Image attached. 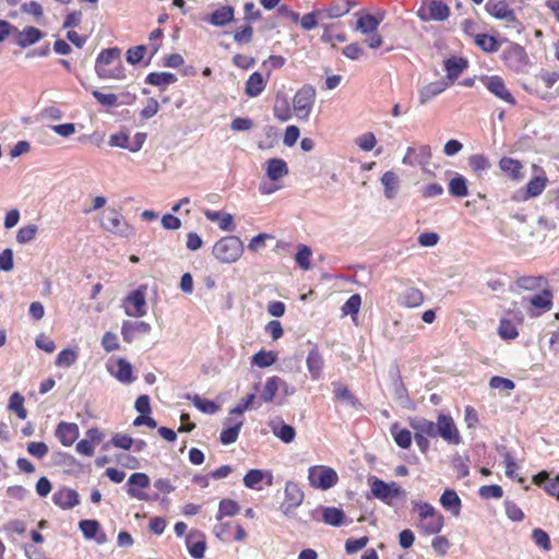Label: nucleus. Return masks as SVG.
Here are the masks:
<instances>
[{"label":"nucleus","instance_id":"obj_1","mask_svg":"<svg viewBox=\"0 0 559 559\" xmlns=\"http://www.w3.org/2000/svg\"><path fill=\"white\" fill-rule=\"evenodd\" d=\"M95 71L100 79H124L121 50L117 47L102 50L96 59Z\"/></svg>","mask_w":559,"mask_h":559},{"label":"nucleus","instance_id":"obj_2","mask_svg":"<svg viewBox=\"0 0 559 559\" xmlns=\"http://www.w3.org/2000/svg\"><path fill=\"white\" fill-rule=\"evenodd\" d=\"M243 252V243L236 236L223 237L213 247L214 257L222 263L236 262Z\"/></svg>","mask_w":559,"mask_h":559},{"label":"nucleus","instance_id":"obj_3","mask_svg":"<svg viewBox=\"0 0 559 559\" xmlns=\"http://www.w3.org/2000/svg\"><path fill=\"white\" fill-rule=\"evenodd\" d=\"M370 490L374 498L392 507L397 498H406V491L396 483H385L378 477L369 479Z\"/></svg>","mask_w":559,"mask_h":559},{"label":"nucleus","instance_id":"obj_4","mask_svg":"<svg viewBox=\"0 0 559 559\" xmlns=\"http://www.w3.org/2000/svg\"><path fill=\"white\" fill-rule=\"evenodd\" d=\"M102 228L123 238L134 236V228L128 224L122 214L115 209H108L102 222Z\"/></svg>","mask_w":559,"mask_h":559},{"label":"nucleus","instance_id":"obj_5","mask_svg":"<svg viewBox=\"0 0 559 559\" xmlns=\"http://www.w3.org/2000/svg\"><path fill=\"white\" fill-rule=\"evenodd\" d=\"M316 100V90L311 85H304L293 98V108L296 117L307 121Z\"/></svg>","mask_w":559,"mask_h":559},{"label":"nucleus","instance_id":"obj_6","mask_svg":"<svg viewBox=\"0 0 559 559\" xmlns=\"http://www.w3.org/2000/svg\"><path fill=\"white\" fill-rule=\"evenodd\" d=\"M308 479L312 487L326 490L338 480L336 472L326 466H312L308 472Z\"/></svg>","mask_w":559,"mask_h":559},{"label":"nucleus","instance_id":"obj_7","mask_svg":"<svg viewBox=\"0 0 559 559\" xmlns=\"http://www.w3.org/2000/svg\"><path fill=\"white\" fill-rule=\"evenodd\" d=\"M145 286L132 290L123 300V309L127 316L141 318L146 314Z\"/></svg>","mask_w":559,"mask_h":559},{"label":"nucleus","instance_id":"obj_8","mask_svg":"<svg viewBox=\"0 0 559 559\" xmlns=\"http://www.w3.org/2000/svg\"><path fill=\"white\" fill-rule=\"evenodd\" d=\"M417 14L421 21H444L450 15V8L442 1H425Z\"/></svg>","mask_w":559,"mask_h":559},{"label":"nucleus","instance_id":"obj_9","mask_svg":"<svg viewBox=\"0 0 559 559\" xmlns=\"http://www.w3.org/2000/svg\"><path fill=\"white\" fill-rule=\"evenodd\" d=\"M502 59L507 66L514 71H522L527 62V53L525 49L518 44H509L502 52Z\"/></svg>","mask_w":559,"mask_h":559},{"label":"nucleus","instance_id":"obj_10","mask_svg":"<svg viewBox=\"0 0 559 559\" xmlns=\"http://www.w3.org/2000/svg\"><path fill=\"white\" fill-rule=\"evenodd\" d=\"M436 437H441L449 443L459 444L461 442L460 432L450 416L439 415L436 423Z\"/></svg>","mask_w":559,"mask_h":559},{"label":"nucleus","instance_id":"obj_11","mask_svg":"<svg viewBox=\"0 0 559 559\" xmlns=\"http://www.w3.org/2000/svg\"><path fill=\"white\" fill-rule=\"evenodd\" d=\"M304 501V491L294 481H287L285 485V499L281 510L285 515H289Z\"/></svg>","mask_w":559,"mask_h":559},{"label":"nucleus","instance_id":"obj_12","mask_svg":"<svg viewBox=\"0 0 559 559\" xmlns=\"http://www.w3.org/2000/svg\"><path fill=\"white\" fill-rule=\"evenodd\" d=\"M486 10L491 16L506 22L508 25H519L514 12L509 8L506 1L489 0L486 3Z\"/></svg>","mask_w":559,"mask_h":559},{"label":"nucleus","instance_id":"obj_13","mask_svg":"<svg viewBox=\"0 0 559 559\" xmlns=\"http://www.w3.org/2000/svg\"><path fill=\"white\" fill-rule=\"evenodd\" d=\"M483 84L486 86V88L492 93L496 97L500 98L501 100L514 105L515 99L512 96V94L507 88L504 81L498 76H485L481 79Z\"/></svg>","mask_w":559,"mask_h":559},{"label":"nucleus","instance_id":"obj_14","mask_svg":"<svg viewBox=\"0 0 559 559\" xmlns=\"http://www.w3.org/2000/svg\"><path fill=\"white\" fill-rule=\"evenodd\" d=\"M152 330L150 323L145 321H123L121 325V335L126 343H132L139 335L148 334Z\"/></svg>","mask_w":559,"mask_h":559},{"label":"nucleus","instance_id":"obj_15","mask_svg":"<svg viewBox=\"0 0 559 559\" xmlns=\"http://www.w3.org/2000/svg\"><path fill=\"white\" fill-rule=\"evenodd\" d=\"M523 302H528L532 308L527 311L531 317H537L540 314L539 311H535L534 309H539L543 311H547L551 309L552 306V295L548 289H544L542 293L536 294L531 297H523Z\"/></svg>","mask_w":559,"mask_h":559},{"label":"nucleus","instance_id":"obj_16","mask_svg":"<svg viewBox=\"0 0 559 559\" xmlns=\"http://www.w3.org/2000/svg\"><path fill=\"white\" fill-rule=\"evenodd\" d=\"M128 495L138 500L148 501L151 498L144 491L136 489L147 488L150 486V477L144 473H134L128 479Z\"/></svg>","mask_w":559,"mask_h":559},{"label":"nucleus","instance_id":"obj_17","mask_svg":"<svg viewBox=\"0 0 559 559\" xmlns=\"http://www.w3.org/2000/svg\"><path fill=\"white\" fill-rule=\"evenodd\" d=\"M190 556L194 559H202L206 549L204 535L199 531H191L186 538Z\"/></svg>","mask_w":559,"mask_h":559},{"label":"nucleus","instance_id":"obj_18","mask_svg":"<svg viewBox=\"0 0 559 559\" xmlns=\"http://www.w3.org/2000/svg\"><path fill=\"white\" fill-rule=\"evenodd\" d=\"M52 501L61 509H72L80 503V496L74 489L61 488L52 496Z\"/></svg>","mask_w":559,"mask_h":559},{"label":"nucleus","instance_id":"obj_19","mask_svg":"<svg viewBox=\"0 0 559 559\" xmlns=\"http://www.w3.org/2000/svg\"><path fill=\"white\" fill-rule=\"evenodd\" d=\"M289 173L287 163L282 158H270L265 163V175L269 180L276 182Z\"/></svg>","mask_w":559,"mask_h":559},{"label":"nucleus","instance_id":"obj_20","mask_svg":"<svg viewBox=\"0 0 559 559\" xmlns=\"http://www.w3.org/2000/svg\"><path fill=\"white\" fill-rule=\"evenodd\" d=\"M306 365L312 380H319L322 377L324 359L317 347L309 350Z\"/></svg>","mask_w":559,"mask_h":559},{"label":"nucleus","instance_id":"obj_21","mask_svg":"<svg viewBox=\"0 0 559 559\" xmlns=\"http://www.w3.org/2000/svg\"><path fill=\"white\" fill-rule=\"evenodd\" d=\"M56 437L64 447L72 445L79 437L76 424L61 421L56 428Z\"/></svg>","mask_w":559,"mask_h":559},{"label":"nucleus","instance_id":"obj_22","mask_svg":"<svg viewBox=\"0 0 559 559\" xmlns=\"http://www.w3.org/2000/svg\"><path fill=\"white\" fill-rule=\"evenodd\" d=\"M533 484L544 486V489L548 495L559 499V475L550 478L549 473L543 471L533 477Z\"/></svg>","mask_w":559,"mask_h":559},{"label":"nucleus","instance_id":"obj_23","mask_svg":"<svg viewBox=\"0 0 559 559\" xmlns=\"http://www.w3.org/2000/svg\"><path fill=\"white\" fill-rule=\"evenodd\" d=\"M397 302L402 307L416 308L424 302V294L420 289L411 287L399 296Z\"/></svg>","mask_w":559,"mask_h":559},{"label":"nucleus","instance_id":"obj_24","mask_svg":"<svg viewBox=\"0 0 559 559\" xmlns=\"http://www.w3.org/2000/svg\"><path fill=\"white\" fill-rule=\"evenodd\" d=\"M499 167L512 180L519 181L523 179V166L518 159L511 157H502L499 160Z\"/></svg>","mask_w":559,"mask_h":559},{"label":"nucleus","instance_id":"obj_25","mask_svg":"<svg viewBox=\"0 0 559 559\" xmlns=\"http://www.w3.org/2000/svg\"><path fill=\"white\" fill-rule=\"evenodd\" d=\"M444 519L439 512L426 518L418 524L419 530L427 535L438 534L443 527Z\"/></svg>","mask_w":559,"mask_h":559},{"label":"nucleus","instance_id":"obj_26","mask_svg":"<svg viewBox=\"0 0 559 559\" xmlns=\"http://www.w3.org/2000/svg\"><path fill=\"white\" fill-rule=\"evenodd\" d=\"M44 37L41 31L34 26H26L19 32L16 43L20 47L25 48L39 41Z\"/></svg>","mask_w":559,"mask_h":559},{"label":"nucleus","instance_id":"obj_27","mask_svg":"<svg viewBox=\"0 0 559 559\" xmlns=\"http://www.w3.org/2000/svg\"><path fill=\"white\" fill-rule=\"evenodd\" d=\"M441 506L450 511L454 516H459L461 512V499L454 490L447 489L440 497Z\"/></svg>","mask_w":559,"mask_h":559},{"label":"nucleus","instance_id":"obj_28","mask_svg":"<svg viewBox=\"0 0 559 559\" xmlns=\"http://www.w3.org/2000/svg\"><path fill=\"white\" fill-rule=\"evenodd\" d=\"M264 479H266V484L269 486L272 485L273 476L270 472H263L261 469H250L243 477V485L247 488L258 489L257 485Z\"/></svg>","mask_w":559,"mask_h":559},{"label":"nucleus","instance_id":"obj_29","mask_svg":"<svg viewBox=\"0 0 559 559\" xmlns=\"http://www.w3.org/2000/svg\"><path fill=\"white\" fill-rule=\"evenodd\" d=\"M266 82L260 72H253L246 82L245 93L249 97L259 96L265 88Z\"/></svg>","mask_w":559,"mask_h":559},{"label":"nucleus","instance_id":"obj_30","mask_svg":"<svg viewBox=\"0 0 559 559\" xmlns=\"http://www.w3.org/2000/svg\"><path fill=\"white\" fill-rule=\"evenodd\" d=\"M234 8L229 5L222 7L215 10L209 21L214 26H224L234 19Z\"/></svg>","mask_w":559,"mask_h":559},{"label":"nucleus","instance_id":"obj_31","mask_svg":"<svg viewBox=\"0 0 559 559\" xmlns=\"http://www.w3.org/2000/svg\"><path fill=\"white\" fill-rule=\"evenodd\" d=\"M381 182L384 186L385 198L389 200L395 198L400 182L396 174L391 170L385 171L381 177Z\"/></svg>","mask_w":559,"mask_h":559},{"label":"nucleus","instance_id":"obj_32","mask_svg":"<svg viewBox=\"0 0 559 559\" xmlns=\"http://www.w3.org/2000/svg\"><path fill=\"white\" fill-rule=\"evenodd\" d=\"M447 88V83L444 82H433L426 86H424L419 91V100L421 105L428 103L435 96L441 94Z\"/></svg>","mask_w":559,"mask_h":559},{"label":"nucleus","instance_id":"obj_33","mask_svg":"<svg viewBox=\"0 0 559 559\" xmlns=\"http://www.w3.org/2000/svg\"><path fill=\"white\" fill-rule=\"evenodd\" d=\"M357 15L356 31L360 32L362 35L378 31V21L374 19L373 14L366 13Z\"/></svg>","mask_w":559,"mask_h":559},{"label":"nucleus","instance_id":"obj_34","mask_svg":"<svg viewBox=\"0 0 559 559\" xmlns=\"http://www.w3.org/2000/svg\"><path fill=\"white\" fill-rule=\"evenodd\" d=\"M411 426L415 433H421L431 438H436V423L426 418H414L411 420Z\"/></svg>","mask_w":559,"mask_h":559},{"label":"nucleus","instance_id":"obj_35","mask_svg":"<svg viewBox=\"0 0 559 559\" xmlns=\"http://www.w3.org/2000/svg\"><path fill=\"white\" fill-rule=\"evenodd\" d=\"M177 81V78L175 74L170 72H153L150 73L145 82L151 85L166 87L169 84H173Z\"/></svg>","mask_w":559,"mask_h":559},{"label":"nucleus","instance_id":"obj_36","mask_svg":"<svg viewBox=\"0 0 559 559\" xmlns=\"http://www.w3.org/2000/svg\"><path fill=\"white\" fill-rule=\"evenodd\" d=\"M475 44L485 52H497L500 49V43L496 37L488 34H477L475 36Z\"/></svg>","mask_w":559,"mask_h":559},{"label":"nucleus","instance_id":"obj_37","mask_svg":"<svg viewBox=\"0 0 559 559\" xmlns=\"http://www.w3.org/2000/svg\"><path fill=\"white\" fill-rule=\"evenodd\" d=\"M350 11V5L347 1H340L331 4L326 9H321L323 19H336L347 14Z\"/></svg>","mask_w":559,"mask_h":559},{"label":"nucleus","instance_id":"obj_38","mask_svg":"<svg viewBox=\"0 0 559 559\" xmlns=\"http://www.w3.org/2000/svg\"><path fill=\"white\" fill-rule=\"evenodd\" d=\"M345 513L342 509L334 507H326L322 510V519L325 524L332 526H340L343 523Z\"/></svg>","mask_w":559,"mask_h":559},{"label":"nucleus","instance_id":"obj_39","mask_svg":"<svg viewBox=\"0 0 559 559\" xmlns=\"http://www.w3.org/2000/svg\"><path fill=\"white\" fill-rule=\"evenodd\" d=\"M282 383L283 381L278 377L269 378L261 392L260 399L265 403L272 402Z\"/></svg>","mask_w":559,"mask_h":559},{"label":"nucleus","instance_id":"obj_40","mask_svg":"<svg viewBox=\"0 0 559 559\" xmlns=\"http://www.w3.org/2000/svg\"><path fill=\"white\" fill-rule=\"evenodd\" d=\"M333 393L336 400L342 401L353 407H356L358 404L357 399L354 394L348 390V388L340 382L333 383Z\"/></svg>","mask_w":559,"mask_h":559},{"label":"nucleus","instance_id":"obj_41","mask_svg":"<svg viewBox=\"0 0 559 559\" xmlns=\"http://www.w3.org/2000/svg\"><path fill=\"white\" fill-rule=\"evenodd\" d=\"M448 78L453 80L467 68V61L462 58H450L444 62Z\"/></svg>","mask_w":559,"mask_h":559},{"label":"nucleus","instance_id":"obj_42","mask_svg":"<svg viewBox=\"0 0 559 559\" xmlns=\"http://www.w3.org/2000/svg\"><path fill=\"white\" fill-rule=\"evenodd\" d=\"M112 374L122 383H131L134 380L132 377V366L123 358L118 359L117 370Z\"/></svg>","mask_w":559,"mask_h":559},{"label":"nucleus","instance_id":"obj_43","mask_svg":"<svg viewBox=\"0 0 559 559\" xmlns=\"http://www.w3.org/2000/svg\"><path fill=\"white\" fill-rule=\"evenodd\" d=\"M449 192L455 198H464L468 194L466 179L462 175H456L449 182Z\"/></svg>","mask_w":559,"mask_h":559},{"label":"nucleus","instance_id":"obj_44","mask_svg":"<svg viewBox=\"0 0 559 559\" xmlns=\"http://www.w3.org/2000/svg\"><path fill=\"white\" fill-rule=\"evenodd\" d=\"M272 431L274 436H276L285 443L293 442L296 437L295 428L287 424H282L280 426H275L274 424H272Z\"/></svg>","mask_w":559,"mask_h":559},{"label":"nucleus","instance_id":"obj_45","mask_svg":"<svg viewBox=\"0 0 559 559\" xmlns=\"http://www.w3.org/2000/svg\"><path fill=\"white\" fill-rule=\"evenodd\" d=\"M9 409L14 412L19 418L25 419L27 412L24 407V396L19 392H14L9 399Z\"/></svg>","mask_w":559,"mask_h":559},{"label":"nucleus","instance_id":"obj_46","mask_svg":"<svg viewBox=\"0 0 559 559\" xmlns=\"http://www.w3.org/2000/svg\"><path fill=\"white\" fill-rule=\"evenodd\" d=\"M239 509V504L235 500L223 499L219 502L216 520L221 521L224 516H233L238 513Z\"/></svg>","mask_w":559,"mask_h":559},{"label":"nucleus","instance_id":"obj_47","mask_svg":"<svg viewBox=\"0 0 559 559\" xmlns=\"http://www.w3.org/2000/svg\"><path fill=\"white\" fill-rule=\"evenodd\" d=\"M276 361V354L272 350H260L252 356L251 362L260 368L272 366Z\"/></svg>","mask_w":559,"mask_h":559},{"label":"nucleus","instance_id":"obj_48","mask_svg":"<svg viewBox=\"0 0 559 559\" xmlns=\"http://www.w3.org/2000/svg\"><path fill=\"white\" fill-rule=\"evenodd\" d=\"M188 399H190L193 402V405L199 411L205 414H215L219 408L218 405H216L213 401L202 399L198 394L193 396L188 395Z\"/></svg>","mask_w":559,"mask_h":559},{"label":"nucleus","instance_id":"obj_49","mask_svg":"<svg viewBox=\"0 0 559 559\" xmlns=\"http://www.w3.org/2000/svg\"><path fill=\"white\" fill-rule=\"evenodd\" d=\"M469 167L477 174L488 170L491 166L488 158L483 154H474L468 158Z\"/></svg>","mask_w":559,"mask_h":559},{"label":"nucleus","instance_id":"obj_50","mask_svg":"<svg viewBox=\"0 0 559 559\" xmlns=\"http://www.w3.org/2000/svg\"><path fill=\"white\" fill-rule=\"evenodd\" d=\"M79 527L86 539H93L100 531V525L96 520H82Z\"/></svg>","mask_w":559,"mask_h":559},{"label":"nucleus","instance_id":"obj_51","mask_svg":"<svg viewBox=\"0 0 559 559\" xmlns=\"http://www.w3.org/2000/svg\"><path fill=\"white\" fill-rule=\"evenodd\" d=\"M312 255L311 249L306 245H299L295 255L296 263L302 270H309L311 266L310 258Z\"/></svg>","mask_w":559,"mask_h":559},{"label":"nucleus","instance_id":"obj_52","mask_svg":"<svg viewBox=\"0 0 559 559\" xmlns=\"http://www.w3.org/2000/svg\"><path fill=\"white\" fill-rule=\"evenodd\" d=\"M274 117L281 121H287L292 117L290 106L287 99H278L274 105Z\"/></svg>","mask_w":559,"mask_h":559},{"label":"nucleus","instance_id":"obj_53","mask_svg":"<svg viewBox=\"0 0 559 559\" xmlns=\"http://www.w3.org/2000/svg\"><path fill=\"white\" fill-rule=\"evenodd\" d=\"M532 539L538 546L545 551H548L551 549V542L549 535L542 528H534L532 532Z\"/></svg>","mask_w":559,"mask_h":559},{"label":"nucleus","instance_id":"obj_54","mask_svg":"<svg viewBox=\"0 0 559 559\" xmlns=\"http://www.w3.org/2000/svg\"><path fill=\"white\" fill-rule=\"evenodd\" d=\"M241 427H242V421H239V423L235 424L234 426H231V427H229L227 429H224L221 432L219 441L223 444L234 443L237 440L238 436H239Z\"/></svg>","mask_w":559,"mask_h":559},{"label":"nucleus","instance_id":"obj_55","mask_svg":"<svg viewBox=\"0 0 559 559\" xmlns=\"http://www.w3.org/2000/svg\"><path fill=\"white\" fill-rule=\"evenodd\" d=\"M37 226L34 224H28L26 226L21 227L16 233V241L19 243H27L32 241L37 234Z\"/></svg>","mask_w":559,"mask_h":559},{"label":"nucleus","instance_id":"obj_56","mask_svg":"<svg viewBox=\"0 0 559 559\" xmlns=\"http://www.w3.org/2000/svg\"><path fill=\"white\" fill-rule=\"evenodd\" d=\"M547 178L546 177H535L528 181L526 185V191L528 197H537L539 195L545 187H546Z\"/></svg>","mask_w":559,"mask_h":559},{"label":"nucleus","instance_id":"obj_57","mask_svg":"<svg viewBox=\"0 0 559 559\" xmlns=\"http://www.w3.org/2000/svg\"><path fill=\"white\" fill-rule=\"evenodd\" d=\"M319 20H324V19H323V15L321 14V10H316L313 12L305 14L300 19V26L306 31L313 29L318 25Z\"/></svg>","mask_w":559,"mask_h":559},{"label":"nucleus","instance_id":"obj_58","mask_svg":"<svg viewBox=\"0 0 559 559\" xmlns=\"http://www.w3.org/2000/svg\"><path fill=\"white\" fill-rule=\"evenodd\" d=\"M94 98L103 106L117 107L119 106L118 96L116 94H105L98 90L92 92Z\"/></svg>","mask_w":559,"mask_h":559},{"label":"nucleus","instance_id":"obj_59","mask_svg":"<svg viewBox=\"0 0 559 559\" xmlns=\"http://www.w3.org/2000/svg\"><path fill=\"white\" fill-rule=\"evenodd\" d=\"M545 283V278L535 276H523L518 280L519 287L526 290H534L540 288Z\"/></svg>","mask_w":559,"mask_h":559},{"label":"nucleus","instance_id":"obj_60","mask_svg":"<svg viewBox=\"0 0 559 559\" xmlns=\"http://www.w3.org/2000/svg\"><path fill=\"white\" fill-rule=\"evenodd\" d=\"M498 332L503 340H513L519 334L514 324L506 319L500 321Z\"/></svg>","mask_w":559,"mask_h":559},{"label":"nucleus","instance_id":"obj_61","mask_svg":"<svg viewBox=\"0 0 559 559\" xmlns=\"http://www.w3.org/2000/svg\"><path fill=\"white\" fill-rule=\"evenodd\" d=\"M361 305V298L358 294L352 295L342 307V312L344 316L347 314H357Z\"/></svg>","mask_w":559,"mask_h":559},{"label":"nucleus","instance_id":"obj_62","mask_svg":"<svg viewBox=\"0 0 559 559\" xmlns=\"http://www.w3.org/2000/svg\"><path fill=\"white\" fill-rule=\"evenodd\" d=\"M76 358L78 354L74 350L63 349L58 354L56 365L59 367H70L76 361Z\"/></svg>","mask_w":559,"mask_h":559},{"label":"nucleus","instance_id":"obj_63","mask_svg":"<svg viewBox=\"0 0 559 559\" xmlns=\"http://www.w3.org/2000/svg\"><path fill=\"white\" fill-rule=\"evenodd\" d=\"M357 145L365 152H370L377 144L376 136L372 132H366L356 140Z\"/></svg>","mask_w":559,"mask_h":559},{"label":"nucleus","instance_id":"obj_64","mask_svg":"<svg viewBox=\"0 0 559 559\" xmlns=\"http://www.w3.org/2000/svg\"><path fill=\"white\" fill-rule=\"evenodd\" d=\"M504 508H506L507 516L511 521L520 522L524 519L523 511L520 509V507L515 502L507 500V501H504Z\"/></svg>","mask_w":559,"mask_h":559}]
</instances>
